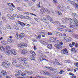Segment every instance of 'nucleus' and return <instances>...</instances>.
<instances>
[{"instance_id": "f257e3e1", "label": "nucleus", "mask_w": 78, "mask_h": 78, "mask_svg": "<svg viewBox=\"0 0 78 78\" xmlns=\"http://www.w3.org/2000/svg\"><path fill=\"white\" fill-rule=\"evenodd\" d=\"M45 12L48 14L50 13V11L48 9H45L44 7H41V9H40V12L41 14H43Z\"/></svg>"}, {"instance_id": "f03ea898", "label": "nucleus", "mask_w": 78, "mask_h": 78, "mask_svg": "<svg viewBox=\"0 0 78 78\" xmlns=\"http://www.w3.org/2000/svg\"><path fill=\"white\" fill-rule=\"evenodd\" d=\"M5 53L7 55H16L17 53L15 51L14 49H11V50H9L5 52Z\"/></svg>"}, {"instance_id": "7ed1b4c3", "label": "nucleus", "mask_w": 78, "mask_h": 78, "mask_svg": "<svg viewBox=\"0 0 78 78\" xmlns=\"http://www.w3.org/2000/svg\"><path fill=\"white\" fill-rule=\"evenodd\" d=\"M40 51L39 52V55H40L39 57V59L41 61H42L45 60L46 61H48V60H46V59L45 58L43 59V57L42 56H43V55H42V52L41 51Z\"/></svg>"}, {"instance_id": "20e7f679", "label": "nucleus", "mask_w": 78, "mask_h": 78, "mask_svg": "<svg viewBox=\"0 0 78 78\" xmlns=\"http://www.w3.org/2000/svg\"><path fill=\"white\" fill-rule=\"evenodd\" d=\"M12 64L14 66L16 67H20L21 66V63L17 61H14L12 62Z\"/></svg>"}, {"instance_id": "39448f33", "label": "nucleus", "mask_w": 78, "mask_h": 78, "mask_svg": "<svg viewBox=\"0 0 78 78\" xmlns=\"http://www.w3.org/2000/svg\"><path fill=\"white\" fill-rule=\"evenodd\" d=\"M78 27V23H75L73 24H70V28H72L73 29H76Z\"/></svg>"}, {"instance_id": "423d86ee", "label": "nucleus", "mask_w": 78, "mask_h": 78, "mask_svg": "<svg viewBox=\"0 0 78 78\" xmlns=\"http://www.w3.org/2000/svg\"><path fill=\"white\" fill-rule=\"evenodd\" d=\"M45 67H46V68H47V69H48L49 70H51V71L52 72H55V73H56V72H58V70L57 69H54V68L53 67H48L47 66H45Z\"/></svg>"}, {"instance_id": "0eeeda50", "label": "nucleus", "mask_w": 78, "mask_h": 78, "mask_svg": "<svg viewBox=\"0 0 78 78\" xmlns=\"http://www.w3.org/2000/svg\"><path fill=\"white\" fill-rule=\"evenodd\" d=\"M61 53L62 55H68V52L67 50V49L65 48L63 50L61 51Z\"/></svg>"}, {"instance_id": "6e6552de", "label": "nucleus", "mask_w": 78, "mask_h": 78, "mask_svg": "<svg viewBox=\"0 0 78 78\" xmlns=\"http://www.w3.org/2000/svg\"><path fill=\"white\" fill-rule=\"evenodd\" d=\"M21 52L22 54H23V55H25L26 53H28V51L27 50V49L25 48L23 49Z\"/></svg>"}, {"instance_id": "1a4fd4ad", "label": "nucleus", "mask_w": 78, "mask_h": 78, "mask_svg": "<svg viewBox=\"0 0 78 78\" xmlns=\"http://www.w3.org/2000/svg\"><path fill=\"white\" fill-rule=\"evenodd\" d=\"M2 65L5 68H9V64L5 62H3L2 63Z\"/></svg>"}, {"instance_id": "9d476101", "label": "nucleus", "mask_w": 78, "mask_h": 78, "mask_svg": "<svg viewBox=\"0 0 78 78\" xmlns=\"http://www.w3.org/2000/svg\"><path fill=\"white\" fill-rule=\"evenodd\" d=\"M19 61L25 62L27 61V59L25 58H18Z\"/></svg>"}, {"instance_id": "9b49d317", "label": "nucleus", "mask_w": 78, "mask_h": 78, "mask_svg": "<svg viewBox=\"0 0 78 78\" xmlns=\"http://www.w3.org/2000/svg\"><path fill=\"white\" fill-rule=\"evenodd\" d=\"M54 33L55 34L56 33V36H59V37L62 36V33H61L60 32H54Z\"/></svg>"}, {"instance_id": "f8f14e48", "label": "nucleus", "mask_w": 78, "mask_h": 78, "mask_svg": "<svg viewBox=\"0 0 78 78\" xmlns=\"http://www.w3.org/2000/svg\"><path fill=\"white\" fill-rule=\"evenodd\" d=\"M64 39L66 41V42H69L71 41V38L69 37H64Z\"/></svg>"}, {"instance_id": "ddd939ff", "label": "nucleus", "mask_w": 78, "mask_h": 78, "mask_svg": "<svg viewBox=\"0 0 78 78\" xmlns=\"http://www.w3.org/2000/svg\"><path fill=\"white\" fill-rule=\"evenodd\" d=\"M55 62H54V63H55V64H56L58 65H62V63L59 62V61H58V60L55 59Z\"/></svg>"}, {"instance_id": "4468645a", "label": "nucleus", "mask_w": 78, "mask_h": 78, "mask_svg": "<svg viewBox=\"0 0 78 78\" xmlns=\"http://www.w3.org/2000/svg\"><path fill=\"white\" fill-rule=\"evenodd\" d=\"M24 14H26L27 15H33V16H36V15L33 13H29L28 12H24Z\"/></svg>"}, {"instance_id": "2eb2a0df", "label": "nucleus", "mask_w": 78, "mask_h": 78, "mask_svg": "<svg viewBox=\"0 0 78 78\" xmlns=\"http://www.w3.org/2000/svg\"><path fill=\"white\" fill-rule=\"evenodd\" d=\"M15 72H16V73H17L19 74V75H20V74H22V71L20 70L16 69Z\"/></svg>"}, {"instance_id": "dca6fc26", "label": "nucleus", "mask_w": 78, "mask_h": 78, "mask_svg": "<svg viewBox=\"0 0 78 78\" xmlns=\"http://www.w3.org/2000/svg\"><path fill=\"white\" fill-rule=\"evenodd\" d=\"M20 27L22 28H23V27H24V26L25 25V23L20 21Z\"/></svg>"}, {"instance_id": "f3484780", "label": "nucleus", "mask_w": 78, "mask_h": 78, "mask_svg": "<svg viewBox=\"0 0 78 78\" xmlns=\"http://www.w3.org/2000/svg\"><path fill=\"white\" fill-rule=\"evenodd\" d=\"M25 36V34L24 33H21L19 35V37L20 39H22Z\"/></svg>"}, {"instance_id": "a211bd4d", "label": "nucleus", "mask_w": 78, "mask_h": 78, "mask_svg": "<svg viewBox=\"0 0 78 78\" xmlns=\"http://www.w3.org/2000/svg\"><path fill=\"white\" fill-rule=\"evenodd\" d=\"M54 46L57 49H60L61 48V45L59 44H55V45Z\"/></svg>"}, {"instance_id": "6ab92c4d", "label": "nucleus", "mask_w": 78, "mask_h": 78, "mask_svg": "<svg viewBox=\"0 0 78 78\" xmlns=\"http://www.w3.org/2000/svg\"><path fill=\"white\" fill-rule=\"evenodd\" d=\"M1 73L4 76H5L7 73V72L5 71L2 70L1 71Z\"/></svg>"}, {"instance_id": "aec40b11", "label": "nucleus", "mask_w": 78, "mask_h": 78, "mask_svg": "<svg viewBox=\"0 0 78 78\" xmlns=\"http://www.w3.org/2000/svg\"><path fill=\"white\" fill-rule=\"evenodd\" d=\"M46 18H47V20H48L51 22V21H52V19L50 16H46Z\"/></svg>"}, {"instance_id": "412c9836", "label": "nucleus", "mask_w": 78, "mask_h": 78, "mask_svg": "<svg viewBox=\"0 0 78 78\" xmlns=\"http://www.w3.org/2000/svg\"><path fill=\"white\" fill-rule=\"evenodd\" d=\"M41 43L44 45H47V43L46 42H45L44 41H40Z\"/></svg>"}, {"instance_id": "4be33fe9", "label": "nucleus", "mask_w": 78, "mask_h": 78, "mask_svg": "<svg viewBox=\"0 0 78 78\" xmlns=\"http://www.w3.org/2000/svg\"><path fill=\"white\" fill-rule=\"evenodd\" d=\"M74 22L76 24V23H78V20H77V19H76V18L75 17L73 18V22Z\"/></svg>"}, {"instance_id": "5701e85b", "label": "nucleus", "mask_w": 78, "mask_h": 78, "mask_svg": "<svg viewBox=\"0 0 78 78\" xmlns=\"http://www.w3.org/2000/svg\"><path fill=\"white\" fill-rule=\"evenodd\" d=\"M55 41H56L55 38L52 37L51 38V42H55Z\"/></svg>"}, {"instance_id": "b1692460", "label": "nucleus", "mask_w": 78, "mask_h": 78, "mask_svg": "<svg viewBox=\"0 0 78 78\" xmlns=\"http://www.w3.org/2000/svg\"><path fill=\"white\" fill-rule=\"evenodd\" d=\"M1 42L2 44L3 45H7V44H8V42L6 41H2Z\"/></svg>"}, {"instance_id": "393cba45", "label": "nucleus", "mask_w": 78, "mask_h": 78, "mask_svg": "<svg viewBox=\"0 0 78 78\" xmlns=\"http://www.w3.org/2000/svg\"><path fill=\"white\" fill-rule=\"evenodd\" d=\"M7 41L8 42H9V43H12V38H9L7 40Z\"/></svg>"}, {"instance_id": "a878e982", "label": "nucleus", "mask_w": 78, "mask_h": 78, "mask_svg": "<svg viewBox=\"0 0 78 78\" xmlns=\"http://www.w3.org/2000/svg\"><path fill=\"white\" fill-rule=\"evenodd\" d=\"M73 36L75 38H76L77 39H78V35L76 34H73Z\"/></svg>"}, {"instance_id": "bb28decb", "label": "nucleus", "mask_w": 78, "mask_h": 78, "mask_svg": "<svg viewBox=\"0 0 78 78\" xmlns=\"http://www.w3.org/2000/svg\"><path fill=\"white\" fill-rule=\"evenodd\" d=\"M6 28L7 29H9V30H11L12 29L11 26H9V25H6Z\"/></svg>"}, {"instance_id": "cd10ccee", "label": "nucleus", "mask_w": 78, "mask_h": 78, "mask_svg": "<svg viewBox=\"0 0 78 78\" xmlns=\"http://www.w3.org/2000/svg\"><path fill=\"white\" fill-rule=\"evenodd\" d=\"M47 47L49 49H51V48H52V46L51 44H49L47 45Z\"/></svg>"}, {"instance_id": "c85d7f7f", "label": "nucleus", "mask_w": 78, "mask_h": 78, "mask_svg": "<svg viewBox=\"0 0 78 78\" xmlns=\"http://www.w3.org/2000/svg\"><path fill=\"white\" fill-rule=\"evenodd\" d=\"M13 17H17L18 18H19V16L17 14H13Z\"/></svg>"}, {"instance_id": "c756f323", "label": "nucleus", "mask_w": 78, "mask_h": 78, "mask_svg": "<svg viewBox=\"0 0 78 78\" xmlns=\"http://www.w3.org/2000/svg\"><path fill=\"white\" fill-rule=\"evenodd\" d=\"M43 72L44 73V75H50V73L45 71H43Z\"/></svg>"}, {"instance_id": "7c9ffc66", "label": "nucleus", "mask_w": 78, "mask_h": 78, "mask_svg": "<svg viewBox=\"0 0 78 78\" xmlns=\"http://www.w3.org/2000/svg\"><path fill=\"white\" fill-rule=\"evenodd\" d=\"M68 20L69 21V22H71V23H73V20L72 19H71V18H68Z\"/></svg>"}, {"instance_id": "2f4dec72", "label": "nucleus", "mask_w": 78, "mask_h": 78, "mask_svg": "<svg viewBox=\"0 0 78 78\" xmlns=\"http://www.w3.org/2000/svg\"><path fill=\"white\" fill-rule=\"evenodd\" d=\"M30 53L32 55H33L34 56H36V53H35L34 51H31Z\"/></svg>"}, {"instance_id": "473e14b6", "label": "nucleus", "mask_w": 78, "mask_h": 78, "mask_svg": "<svg viewBox=\"0 0 78 78\" xmlns=\"http://www.w3.org/2000/svg\"><path fill=\"white\" fill-rule=\"evenodd\" d=\"M46 32V31L45 30H41V33H40V34H45Z\"/></svg>"}, {"instance_id": "72a5a7b5", "label": "nucleus", "mask_w": 78, "mask_h": 78, "mask_svg": "<svg viewBox=\"0 0 78 78\" xmlns=\"http://www.w3.org/2000/svg\"><path fill=\"white\" fill-rule=\"evenodd\" d=\"M18 46L19 47H20V48H23V45L22 44H18Z\"/></svg>"}, {"instance_id": "f704fd0d", "label": "nucleus", "mask_w": 78, "mask_h": 78, "mask_svg": "<svg viewBox=\"0 0 78 78\" xmlns=\"http://www.w3.org/2000/svg\"><path fill=\"white\" fill-rule=\"evenodd\" d=\"M72 16L74 17L75 16V17H78V15H77V14L76 13H72Z\"/></svg>"}, {"instance_id": "c9c22d12", "label": "nucleus", "mask_w": 78, "mask_h": 78, "mask_svg": "<svg viewBox=\"0 0 78 78\" xmlns=\"http://www.w3.org/2000/svg\"><path fill=\"white\" fill-rule=\"evenodd\" d=\"M24 73H26L27 74H28V75H30L31 74H33V72H32V73H30L28 71H26L24 72Z\"/></svg>"}, {"instance_id": "e433bc0d", "label": "nucleus", "mask_w": 78, "mask_h": 78, "mask_svg": "<svg viewBox=\"0 0 78 78\" xmlns=\"http://www.w3.org/2000/svg\"><path fill=\"white\" fill-rule=\"evenodd\" d=\"M59 27L62 28H67V27L65 26L64 25H60L59 26Z\"/></svg>"}, {"instance_id": "4c0bfd02", "label": "nucleus", "mask_w": 78, "mask_h": 78, "mask_svg": "<svg viewBox=\"0 0 78 78\" xmlns=\"http://www.w3.org/2000/svg\"><path fill=\"white\" fill-rule=\"evenodd\" d=\"M59 27L62 28H67V27L65 26L64 25H60L59 26Z\"/></svg>"}, {"instance_id": "58836bf2", "label": "nucleus", "mask_w": 78, "mask_h": 78, "mask_svg": "<svg viewBox=\"0 0 78 78\" xmlns=\"http://www.w3.org/2000/svg\"><path fill=\"white\" fill-rule=\"evenodd\" d=\"M58 8L59 9V10H60V11H62V7H61L58 6Z\"/></svg>"}, {"instance_id": "ea45409f", "label": "nucleus", "mask_w": 78, "mask_h": 78, "mask_svg": "<svg viewBox=\"0 0 78 78\" xmlns=\"http://www.w3.org/2000/svg\"><path fill=\"white\" fill-rule=\"evenodd\" d=\"M31 60H34V61H35V60L36 59L34 56L32 55V56H31Z\"/></svg>"}, {"instance_id": "a19ab883", "label": "nucleus", "mask_w": 78, "mask_h": 78, "mask_svg": "<svg viewBox=\"0 0 78 78\" xmlns=\"http://www.w3.org/2000/svg\"><path fill=\"white\" fill-rule=\"evenodd\" d=\"M70 3L71 5H75V2L73 1H70Z\"/></svg>"}, {"instance_id": "79ce46f5", "label": "nucleus", "mask_w": 78, "mask_h": 78, "mask_svg": "<svg viewBox=\"0 0 78 78\" xmlns=\"http://www.w3.org/2000/svg\"><path fill=\"white\" fill-rule=\"evenodd\" d=\"M66 7L64 6H63L62 9V12L64 11H66Z\"/></svg>"}, {"instance_id": "37998d69", "label": "nucleus", "mask_w": 78, "mask_h": 78, "mask_svg": "<svg viewBox=\"0 0 78 78\" xmlns=\"http://www.w3.org/2000/svg\"><path fill=\"white\" fill-rule=\"evenodd\" d=\"M5 47H3V46H2L0 48L1 50H5Z\"/></svg>"}, {"instance_id": "c03bdc74", "label": "nucleus", "mask_w": 78, "mask_h": 78, "mask_svg": "<svg viewBox=\"0 0 78 78\" xmlns=\"http://www.w3.org/2000/svg\"><path fill=\"white\" fill-rule=\"evenodd\" d=\"M5 48H6V50H8V49H9L11 48V47L9 46H7Z\"/></svg>"}, {"instance_id": "a18cd8bd", "label": "nucleus", "mask_w": 78, "mask_h": 78, "mask_svg": "<svg viewBox=\"0 0 78 78\" xmlns=\"http://www.w3.org/2000/svg\"><path fill=\"white\" fill-rule=\"evenodd\" d=\"M20 21H19L18 23H16V25L17 26H19V27H20Z\"/></svg>"}, {"instance_id": "49530a36", "label": "nucleus", "mask_w": 78, "mask_h": 78, "mask_svg": "<svg viewBox=\"0 0 78 78\" xmlns=\"http://www.w3.org/2000/svg\"><path fill=\"white\" fill-rule=\"evenodd\" d=\"M8 17L10 19H13V18H12V16L10 15H9L8 16Z\"/></svg>"}, {"instance_id": "de8ad7c7", "label": "nucleus", "mask_w": 78, "mask_h": 78, "mask_svg": "<svg viewBox=\"0 0 78 78\" xmlns=\"http://www.w3.org/2000/svg\"><path fill=\"white\" fill-rule=\"evenodd\" d=\"M64 72L63 70H61L60 71V72H59V73L60 74H62V73H64Z\"/></svg>"}, {"instance_id": "09e8293b", "label": "nucleus", "mask_w": 78, "mask_h": 78, "mask_svg": "<svg viewBox=\"0 0 78 78\" xmlns=\"http://www.w3.org/2000/svg\"><path fill=\"white\" fill-rule=\"evenodd\" d=\"M62 20L63 23H65L66 22V20L64 19H62Z\"/></svg>"}, {"instance_id": "8fccbe9b", "label": "nucleus", "mask_w": 78, "mask_h": 78, "mask_svg": "<svg viewBox=\"0 0 78 78\" xmlns=\"http://www.w3.org/2000/svg\"><path fill=\"white\" fill-rule=\"evenodd\" d=\"M47 16L45 17H44L43 18V20H44L45 21H47Z\"/></svg>"}, {"instance_id": "3c124183", "label": "nucleus", "mask_w": 78, "mask_h": 78, "mask_svg": "<svg viewBox=\"0 0 78 78\" xmlns=\"http://www.w3.org/2000/svg\"><path fill=\"white\" fill-rule=\"evenodd\" d=\"M25 18L26 19H31V18L28 16H26Z\"/></svg>"}, {"instance_id": "603ef678", "label": "nucleus", "mask_w": 78, "mask_h": 78, "mask_svg": "<svg viewBox=\"0 0 78 78\" xmlns=\"http://www.w3.org/2000/svg\"><path fill=\"white\" fill-rule=\"evenodd\" d=\"M23 46L25 47H27L28 46V44L26 43H24L23 44Z\"/></svg>"}, {"instance_id": "864d4df0", "label": "nucleus", "mask_w": 78, "mask_h": 78, "mask_svg": "<svg viewBox=\"0 0 78 78\" xmlns=\"http://www.w3.org/2000/svg\"><path fill=\"white\" fill-rule=\"evenodd\" d=\"M67 9H68L69 11H71V8H70L69 6H67L66 7Z\"/></svg>"}, {"instance_id": "5fc2aeb1", "label": "nucleus", "mask_w": 78, "mask_h": 78, "mask_svg": "<svg viewBox=\"0 0 78 78\" xmlns=\"http://www.w3.org/2000/svg\"><path fill=\"white\" fill-rule=\"evenodd\" d=\"M32 41L34 42H37V40H35L34 39H33Z\"/></svg>"}, {"instance_id": "6e6d98bb", "label": "nucleus", "mask_w": 78, "mask_h": 78, "mask_svg": "<svg viewBox=\"0 0 78 78\" xmlns=\"http://www.w3.org/2000/svg\"><path fill=\"white\" fill-rule=\"evenodd\" d=\"M21 76H26L27 75V74L26 73H23L21 75Z\"/></svg>"}, {"instance_id": "4d7b16f0", "label": "nucleus", "mask_w": 78, "mask_h": 78, "mask_svg": "<svg viewBox=\"0 0 78 78\" xmlns=\"http://www.w3.org/2000/svg\"><path fill=\"white\" fill-rule=\"evenodd\" d=\"M57 30H60V31H62V28H61L60 27H58Z\"/></svg>"}, {"instance_id": "13d9d810", "label": "nucleus", "mask_w": 78, "mask_h": 78, "mask_svg": "<svg viewBox=\"0 0 78 78\" xmlns=\"http://www.w3.org/2000/svg\"><path fill=\"white\" fill-rule=\"evenodd\" d=\"M17 9L18 10H19V11H22V9L20 7H18L17 8Z\"/></svg>"}, {"instance_id": "bf43d9fd", "label": "nucleus", "mask_w": 78, "mask_h": 78, "mask_svg": "<svg viewBox=\"0 0 78 78\" xmlns=\"http://www.w3.org/2000/svg\"><path fill=\"white\" fill-rule=\"evenodd\" d=\"M58 14L60 16H62V14L61 12H58Z\"/></svg>"}, {"instance_id": "052dcab7", "label": "nucleus", "mask_w": 78, "mask_h": 78, "mask_svg": "<svg viewBox=\"0 0 78 78\" xmlns=\"http://www.w3.org/2000/svg\"><path fill=\"white\" fill-rule=\"evenodd\" d=\"M54 3H57L56 0H53Z\"/></svg>"}, {"instance_id": "680f3d73", "label": "nucleus", "mask_w": 78, "mask_h": 78, "mask_svg": "<svg viewBox=\"0 0 78 78\" xmlns=\"http://www.w3.org/2000/svg\"><path fill=\"white\" fill-rule=\"evenodd\" d=\"M48 35H49V36H51V35H52V34L51 33H49V32H48Z\"/></svg>"}, {"instance_id": "e2e57ef3", "label": "nucleus", "mask_w": 78, "mask_h": 78, "mask_svg": "<svg viewBox=\"0 0 78 78\" xmlns=\"http://www.w3.org/2000/svg\"><path fill=\"white\" fill-rule=\"evenodd\" d=\"M7 5H8V6H10V7H11V4L10 3H8Z\"/></svg>"}, {"instance_id": "0e129e2a", "label": "nucleus", "mask_w": 78, "mask_h": 78, "mask_svg": "<svg viewBox=\"0 0 78 78\" xmlns=\"http://www.w3.org/2000/svg\"><path fill=\"white\" fill-rule=\"evenodd\" d=\"M15 29L16 30H19V28L17 26L15 27Z\"/></svg>"}, {"instance_id": "69168bd1", "label": "nucleus", "mask_w": 78, "mask_h": 78, "mask_svg": "<svg viewBox=\"0 0 78 78\" xmlns=\"http://www.w3.org/2000/svg\"><path fill=\"white\" fill-rule=\"evenodd\" d=\"M75 66L78 67V62L74 64Z\"/></svg>"}, {"instance_id": "338daca9", "label": "nucleus", "mask_w": 78, "mask_h": 78, "mask_svg": "<svg viewBox=\"0 0 78 78\" xmlns=\"http://www.w3.org/2000/svg\"><path fill=\"white\" fill-rule=\"evenodd\" d=\"M2 19H3V21H5V20H6V18L5 17H2Z\"/></svg>"}, {"instance_id": "774afa93", "label": "nucleus", "mask_w": 78, "mask_h": 78, "mask_svg": "<svg viewBox=\"0 0 78 78\" xmlns=\"http://www.w3.org/2000/svg\"><path fill=\"white\" fill-rule=\"evenodd\" d=\"M54 78H61V77H59V76H56V77H55V76H54Z\"/></svg>"}]
</instances>
